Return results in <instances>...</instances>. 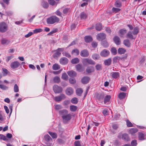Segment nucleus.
<instances>
[{"instance_id": "33", "label": "nucleus", "mask_w": 146, "mask_h": 146, "mask_svg": "<svg viewBox=\"0 0 146 146\" xmlns=\"http://www.w3.org/2000/svg\"><path fill=\"white\" fill-rule=\"evenodd\" d=\"M139 31V29L137 27H135L132 32L133 35H137Z\"/></svg>"}, {"instance_id": "58", "label": "nucleus", "mask_w": 146, "mask_h": 146, "mask_svg": "<svg viewBox=\"0 0 146 146\" xmlns=\"http://www.w3.org/2000/svg\"><path fill=\"white\" fill-rule=\"evenodd\" d=\"M80 17L81 19H85L86 18L87 15L85 13L83 12L81 13Z\"/></svg>"}, {"instance_id": "2", "label": "nucleus", "mask_w": 146, "mask_h": 146, "mask_svg": "<svg viewBox=\"0 0 146 146\" xmlns=\"http://www.w3.org/2000/svg\"><path fill=\"white\" fill-rule=\"evenodd\" d=\"M8 26L5 22H2L0 23V32L4 33L8 30Z\"/></svg>"}, {"instance_id": "54", "label": "nucleus", "mask_w": 146, "mask_h": 146, "mask_svg": "<svg viewBox=\"0 0 146 146\" xmlns=\"http://www.w3.org/2000/svg\"><path fill=\"white\" fill-rule=\"evenodd\" d=\"M13 56L12 55L8 56L6 57V61L7 62H8L10 60H11L12 58H13Z\"/></svg>"}, {"instance_id": "38", "label": "nucleus", "mask_w": 146, "mask_h": 146, "mask_svg": "<svg viewBox=\"0 0 146 146\" xmlns=\"http://www.w3.org/2000/svg\"><path fill=\"white\" fill-rule=\"evenodd\" d=\"M42 5L43 7L45 8H46L48 7V3L46 2L44 0L42 1Z\"/></svg>"}, {"instance_id": "19", "label": "nucleus", "mask_w": 146, "mask_h": 146, "mask_svg": "<svg viewBox=\"0 0 146 146\" xmlns=\"http://www.w3.org/2000/svg\"><path fill=\"white\" fill-rule=\"evenodd\" d=\"M132 32L129 31L127 34V38L131 39H135V37H134Z\"/></svg>"}, {"instance_id": "23", "label": "nucleus", "mask_w": 146, "mask_h": 146, "mask_svg": "<svg viewBox=\"0 0 146 146\" xmlns=\"http://www.w3.org/2000/svg\"><path fill=\"white\" fill-rule=\"evenodd\" d=\"M62 50V48H58L57 49V51L54 54V58L56 57H58L60 56L61 54V53L59 51H61Z\"/></svg>"}, {"instance_id": "63", "label": "nucleus", "mask_w": 146, "mask_h": 146, "mask_svg": "<svg viewBox=\"0 0 146 146\" xmlns=\"http://www.w3.org/2000/svg\"><path fill=\"white\" fill-rule=\"evenodd\" d=\"M62 108V106L60 105H56L55 106V109L56 110H59Z\"/></svg>"}, {"instance_id": "62", "label": "nucleus", "mask_w": 146, "mask_h": 146, "mask_svg": "<svg viewBox=\"0 0 146 146\" xmlns=\"http://www.w3.org/2000/svg\"><path fill=\"white\" fill-rule=\"evenodd\" d=\"M62 54L63 56H66L68 58H70L71 57V56L67 52H63L62 53Z\"/></svg>"}, {"instance_id": "53", "label": "nucleus", "mask_w": 146, "mask_h": 146, "mask_svg": "<svg viewBox=\"0 0 146 146\" xmlns=\"http://www.w3.org/2000/svg\"><path fill=\"white\" fill-rule=\"evenodd\" d=\"M0 139H3L6 141L8 140L6 136L2 134H0Z\"/></svg>"}, {"instance_id": "13", "label": "nucleus", "mask_w": 146, "mask_h": 146, "mask_svg": "<svg viewBox=\"0 0 146 146\" xmlns=\"http://www.w3.org/2000/svg\"><path fill=\"white\" fill-rule=\"evenodd\" d=\"M121 138L125 141H128L130 140L127 134L125 133L122 134Z\"/></svg>"}, {"instance_id": "4", "label": "nucleus", "mask_w": 146, "mask_h": 146, "mask_svg": "<svg viewBox=\"0 0 146 146\" xmlns=\"http://www.w3.org/2000/svg\"><path fill=\"white\" fill-rule=\"evenodd\" d=\"M82 63L84 65H86L87 64L93 65L95 64V62L91 59L88 58H84L82 60Z\"/></svg>"}, {"instance_id": "43", "label": "nucleus", "mask_w": 146, "mask_h": 146, "mask_svg": "<svg viewBox=\"0 0 146 146\" xmlns=\"http://www.w3.org/2000/svg\"><path fill=\"white\" fill-rule=\"evenodd\" d=\"M96 30L97 31H100L102 29V24L100 23L97 24L96 25Z\"/></svg>"}, {"instance_id": "57", "label": "nucleus", "mask_w": 146, "mask_h": 146, "mask_svg": "<svg viewBox=\"0 0 146 146\" xmlns=\"http://www.w3.org/2000/svg\"><path fill=\"white\" fill-rule=\"evenodd\" d=\"M14 91L15 92H18L19 91V88L16 84H15L14 88Z\"/></svg>"}, {"instance_id": "32", "label": "nucleus", "mask_w": 146, "mask_h": 146, "mask_svg": "<svg viewBox=\"0 0 146 146\" xmlns=\"http://www.w3.org/2000/svg\"><path fill=\"white\" fill-rule=\"evenodd\" d=\"M83 91L81 88H77L76 90V94L78 96H81Z\"/></svg>"}, {"instance_id": "20", "label": "nucleus", "mask_w": 146, "mask_h": 146, "mask_svg": "<svg viewBox=\"0 0 146 146\" xmlns=\"http://www.w3.org/2000/svg\"><path fill=\"white\" fill-rule=\"evenodd\" d=\"M138 131V129L137 128H132L129 130V133L132 135H134Z\"/></svg>"}, {"instance_id": "22", "label": "nucleus", "mask_w": 146, "mask_h": 146, "mask_svg": "<svg viewBox=\"0 0 146 146\" xmlns=\"http://www.w3.org/2000/svg\"><path fill=\"white\" fill-rule=\"evenodd\" d=\"M94 70V68L91 66L88 67L86 69V71L88 73L93 72Z\"/></svg>"}, {"instance_id": "44", "label": "nucleus", "mask_w": 146, "mask_h": 146, "mask_svg": "<svg viewBox=\"0 0 146 146\" xmlns=\"http://www.w3.org/2000/svg\"><path fill=\"white\" fill-rule=\"evenodd\" d=\"M92 57L93 59L94 60H98L100 57L99 54H93L92 55Z\"/></svg>"}, {"instance_id": "3", "label": "nucleus", "mask_w": 146, "mask_h": 146, "mask_svg": "<svg viewBox=\"0 0 146 146\" xmlns=\"http://www.w3.org/2000/svg\"><path fill=\"white\" fill-rule=\"evenodd\" d=\"M53 91L55 94L61 93L63 90L62 87L58 86L57 85H54L53 86Z\"/></svg>"}, {"instance_id": "52", "label": "nucleus", "mask_w": 146, "mask_h": 146, "mask_svg": "<svg viewBox=\"0 0 146 146\" xmlns=\"http://www.w3.org/2000/svg\"><path fill=\"white\" fill-rule=\"evenodd\" d=\"M48 2L50 5L52 6L56 4V2L54 0H48Z\"/></svg>"}, {"instance_id": "15", "label": "nucleus", "mask_w": 146, "mask_h": 146, "mask_svg": "<svg viewBox=\"0 0 146 146\" xmlns=\"http://www.w3.org/2000/svg\"><path fill=\"white\" fill-rule=\"evenodd\" d=\"M90 80V78L88 76L84 77L81 80L82 82L84 84H87Z\"/></svg>"}, {"instance_id": "48", "label": "nucleus", "mask_w": 146, "mask_h": 146, "mask_svg": "<svg viewBox=\"0 0 146 146\" xmlns=\"http://www.w3.org/2000/svg\"><path fill=\"white\" fill-rule=\"evenodd\" d=\"M42 31V29L40 28L35 29L33 31L34 33H38L41 32Z\"/></svg>"}, {"instance_id": "12", "label": "nucleus", "mask_w": 146, "mask_h": 146, "mask_svg": "<svg viewBox=\"0 0 146 146\" xmlns=\"http://www.w3.org/2000/svg\"><path fill=\"white\" fill-rule=\"evenodd\" d=\"M68 60L67 58L65 57H63L60 60V63L63 65L66 64L68 62Z\"/></svg>"}, {"instance_id": "30", "label": "nucleus", "mask_w": 146, "mask_h": 146, "mask_svg": "<svg viewBox=\"0 0 146 146\" xmlns=\"http://www.w3.org/2000/svg\"><path fill=\"white\" fill-rule=\"evenodd\" d=\"M123 44L125 46L127 47H130L131 44L129 41L127 39L125 40H124Z\"/></svg>"}, {"instance_id": "26", "label": "nucleus", "mask_w": 146, "mask_h": 146, "mask_svg": "<svg viewBox=\"0 0 146 146\" xmlns=\"http://www.w3.org/2000/svg\"><path fill=\"white\" fill-rule=\"evenodd\" d=\"M85 42H91L92 39V37L90 36H86L84 38Z\"/></svg>"}, {"instance_id": "27", "label": "nucleus", "mask_w": 146, "mask_h": 146, "mask_svg": "<svg viewBox=\"0 0 146 146\" xmlns=\"http://www.w3.org/2000/svg\"><path fill=\"white\" fill-rule=\"evenodd\" d=\"M104 96L103 93H100L96 95V97L98 100H100L103 99Z\"/></svg>"}, {"instance_id": "55", "label": "nucleus", "mask_w": 146, "mask_h": 146, "mask_svg": "<svg viewBox=\"0 0 146 146\" xmlns=\"http://www.w3.org/2000/svg\"><path fill=\"white\" fill-rule=\"evenodd\" d=\"M102 45L104 47H107L108 46V42L106 41H103L102 42Z\"/></svg>"}, {"instance_id": "21", "label": "nucleus", "mask_w": 146, "mask_h": 146, "mask_svg": "<svg viewBox=\"0 0 146 146\" xmlns=\"http://www.w3.org/2000/svg\"><path fill=\"white\" fill-rule=\"evenodd\" d=\"M127 32V30L125 29H121L119 31V35L120 37H122Z\"/></svg>"}, {"instance_id": "5", "label": "nucleus", "mask_w": 146, "mask_h": 146, "mask_svg": "<svg viewBox=\"0 0 146 146\" xmlns=\"http://www.w3.org/2000/svg\"><path fill=\"white\" fill-rule=\"evenodd\" d=\"M45 139V143L46 145V146H50L52 143L49 142L50 141H52V139L48 135H46L44 137Z\"/></svg>"}, {"instance_id": "34", "label": "nucleus", "mask_w": 146, "mask_h": 146, "mask_svg": "<svg viewBox=\"0 0 146 146\" xmlns=\"http://www.w3.org/2000/svg\"><path fill=\"white\" fill-rule=\"evenodd\" d=\"M48 133L52 138L56 139L57 138V135L56 133L51 131H49Z\"/></svg>"}, {"instance_id": "28", "label": "nucleus", "mask_w": 146, "mask_h": 146, "mask_svg": "<svg viewBox=\"0 0 146 146\" xmlns=\"http://www.w3.org/2000/svg\"><path fill=\"white\" fill-rule=\"evenodd\" d=\"M53 81L55 83H58L60 82V80L59 77L56 76L53 78Z\"/></svg>"}, {"instance_id": "35", "label": "nucleus", "mask_w": 146, "mask_h": 146, "mask_svg": "<svg viewBox=\"0 0 146 146\" xmlns=\"http://www.w3.org/2000/svg\"><path fill=\"white\" fill-rule=\"evenodd\" d=\"M1 42L3 44L7 45L9 43V40L4 38H3Z\"/></svg>"}, {"instance_id": "37", "label": "nucleus", "mask_w": 146, "mask_h": 146, "mask_svg": "<svg viewBox=\"0 0 146 146\" xmlns=\"http://www.w3.org/2000/svg\"><path fill=\"white\" fill-rule=\"evenodd\" d=\"M46 22L48 24H51L54 23V22L52 17L48 18L47 19Z\"/></svg>"}, {"instance_id": "9", "label": "nucleus", "mask_w": 146, "mask_h": 146, "mask_svg": "<svg viewBox=\"0 0 146 146\" xmlns=\"http://www.w3.org/2000/svg\"><path fill=\"white\" fill-rule=\"evenodd\" d=\"M110 52L109 50L106 49H104L101 52L100 55L102 57H106L108 56Z\"/></svg>"}, {"instance_id": "1", "label": "nucleus", "mask_w": 146, "mask_h": 146, "mask_svg": "<svg viewBox=\"0 0 146 146\" xmlns=\"http://www.w3.org/2000/svg\"><path fill=\"white\" fill-rule=\"evenodd\" d=\"M59 113L62 115L63 119L65 121H69L72 118V115L68 113V111L66 110H63L59 111Z\"/></svg>"}, {"instance_id": "41", "label": "nucleus", "mask_w": 146, "mask_h": 146, "mask_svg": "<svg viewBox=\"0 0 146 146\" xmlns=\"http://www.w3.org/2000/svg\"><path fill=\"white\" fill-rule=\"evenodd\" d=\"M111 98V96L109 95H107L104 99V103L106 104L107 102H108Z\"/></svg>"}, {"instance_id": "60", "label": "nucleus", "mask_w": 146, "mask_h": 146, "mask_svg": "<svg viewBox=\"0 0 146 146\" xmlns=\"http://www.w3.org/2000/svg\"><path fill=\"white\" fill-rule=\"evenodd\" d=\"M131 144L132 146H136L137 144V141L136 140H133L131 142Z\"/></svg>"}, {"instance_id": "29", "label": "nucleus", "mask_w": 146, "mask_h": 146, "mask_svg": "<svg viewBox=\"0 0 146 146\" xmlns=\"http://www.w3.org/2000/svg\"><path fill=\"white\" fill-rule=\"evenodd\" d=\"M79 61V59L76 58L72 59L71 61V62L72 64H75L78 63Z\"/></svg>"}, {"instance_id": "17", "label": "nucleus", "mask_w": 146, "mask_h": 146, "mask_svg": "<svg viewBox=\"0 0 146 146\" xmlns=\"http://www.w3.org/2000/svg\"><path fill=\"white\" fill-rule=\"evenodd\" d=\"M111 76L113 78L116 79L119 77V74L118 72H113L111 73Z\"/></svg>"}, {"instance_id": "46", "label": "nucleus", "mask_w": 146, "mask_h": 146, "mask_svg": "<svg viewBox=\"0 0 146 146\" xmlns=\"http://www.w3.org/2000/svg\"><path fill=\"white\" fill-rule=\"evenodd\" d=\"M62 78L65 80H67L68 78V75L66 73H64L62 74Z\"/></svg>"}, {"instance_id": "18", "label": "nucleus", "mask_w": 146, "mask_h": 146, "mask_svg": "<svg viewBox=\"0 0 146 146\" xmlns=\"http://www.w3.org/2000/svg\"><path fill=\"white\" fill-rule=\"evenodd\" d=\"M67 74L70 77H75L77 75L76 73L73 70H71L68 72Z\"/></svg>"}, {"instance_id": "36", "label": "nucleus", "mask_w": 146, "mask_h": 146, "mask_svg": "<svg viewBox=\"0 0 146 146\" xmlns=\"http://www.w3.org/2000/svg\"><path fill=\"white\" fill-rule=\"evenodd\" d=\"M60 68V66L57 64H55L52 66V69L54 70H57Z\"/></svg>"}, {"instance_id": "49", "label": "nucleus", "mask_w": 146, "mask_h": 146, "mask_svg": "<svg viewBox=\"0 0 146 146\" xmlns=\"http://www.w3.org/2000/svg\"><path fill=\"white\" fill-rule=\"evenodd\" d=\"M69 81L70 84H74L76 83V80L74 78H70L69 79Z\"/></svg>"}, {"instance_id": "6", "label": "nucleus", "mask_w": 146, "mask_h": 146, "mask_svg": "<svg viewBox=\"0 0 146 146\" xmlns=\"http://www.w3.org/2000/svg\"><path fill=\"white\" fill-rule=\"evenodd\" d=\"M20 65V63L19 62L16 61L11 62L10 66L12 69H14L18 68Z\"/></svg>"}, {"instance_id": "47", "label": "nucleus", "mask_w": 146, "mask_h": 146, "mask_svg": "<svg viewBox=\"0 0 146 146\" xmlns=\"http://www.w3.org/2000/svg\"><path fill=\"white\" fill-rule=\"evenodd\" d=\"M58 29H55L50 32L48 34V35L51 36L53 34L57 32Z\"/></svg>"}, {"instance_id": "39", "label": "nucleus", "mask_w": 146, "mask_h": 146, "mask_svg": "<svg viewBox=\"0 0 146 146\" xmlns=\"http://www.w3.org/2000/svg\"><path fill=\"white\" fill-rule=\"evenodd\" d=\"M79 51L76 49L73 50L72 52V54L75 55H78L79 54Z\"/></svg>"}, {"instance_id": "8", "label": "nucleus", "mask_w": 146, "mask_h": 146, "mask_svg": "<svg viewBox=\"0 0 146 146\" xmlns=\"http://www.w3.org/2000/svg\"><path fill=\"white\" fill-rule=\"evenodd\" d=\"M106 36V35L105 33H100L97 35V39L99 40H102L105 39Z\"/></svg>"}, {"instance_id": "16", "label": "nucleus", "mask_w": 146, "mask_h": 146, "mask_svg": "<svg viewBox=\"0 0 146 146\" xmlns=\"http://www.w3.org/2000/svg\"><path fill=\"white\" fill-rule=\"evenodd\" d=\"M75 67L77 71L79 72H81L84 70L82 68V65L81 64H78L76 65Z\"/></svg>"}, {"instance_id": "10", "label": "nucleus", "mask_w": 146, "mask_h": 146, "mask_svg": "<svg viewBox=\"0 0 146 146\" xmlns=\"http://www.w3.org/2000/svg\"><path fill=\"white\" fill-rule=\"evenodd\" d=\"M65 92L67 95L70 96L73 93L74 90L71 87H68L66 89Z\"/></svg>"}, {"instance_id": "45", "label": "nucleus", "mask_w": 146, "mask_h": 146, "mask_svg": "<svg viewBox=\"0 0 146 146\" xmlns=\"http://www.w3.org/2000/svg\"><path fill=\"white\" fill-rule=\"evenodd\" d=\"M70 110L72 111H75L77 109V107L74 105H71L70 108Z\"/></svg>"}, {"instance_id": "59", "label": "nucleus", "mask_w": 146, "mask_h": 146, "mask_svg": "<svg viewBox=\"0 0 146 146\" xmlns=\"http://www.w3.org/2000/svg\"><path fill=\"white\" fill-rule=\"evenodd\" d=\"M0 88L3 90H6L8 89V87L6 86L0 84Z\"/></svg>"}, {"instance_id": "42", "label": "nucleus", "mask_w": 146, "mask_h": 146, "mask_svg": "<svg viewBox=\"0 0 146 146\" xmlns=\"http://www.w3.org/2000/svg\"><path fill=\"white\" fill-rule=\"evenodd\" d=\"M78 99L76 97H74L72 98L71 100V103L74 104H77L78 103Z\"/></svg>"}, {"instance_id": "64", "label": "nucleus", "mask_w": 146, "mask_h": 146, "mask_svg": "<svg viewBox=\"0 0 146 146\" xmlns=\"http://www.w3.org/2000/svg\"><path fill=\"white\" fill-rule=\"evenodd\" d=\"M75 146H81L80 142L79 141H76L74 142Z\"/></svg>"}, {"instance_id": "50", "label": "nucleus", "mask_w": 146, "mask_h": 146, "mask_svg": "<svg viewBox=\"0 0 146 146\" xmlns=\"http://www.w3.org/2000/svg\"><path fill=\"white\" fill-rule=\"evenodd\" d=\"M111 52L114 55H115L117 53V50L115 48H111Z\"/></svg>"}, {"instance_id": "61", "label": "nucleus", "mask_w": 146, "mask_h": 146, "mask_svg": "<svg viewBox=\"0 0 146 146\" xmlns=\"http://www.w3.org/2000/svg\"><path fill=\"white\" fill-rule=\"evenodd\" d=\"M126 123H127V126L129 127H131L133 126V125L132 123L130 122V121H129V120H127L126 121Z\"/></svg>"}, {"instance_id": "24", "label": "nucleus", "mask_w": 146, "mask_h": 146, "mask_svg": "<svg viewBox=\"0 0 146 146\" xmlns=\"http://www.w3.org/2000/svg\"><path fill=\"white\" fill-rule=\"evenodd\" d=\"M111 62V59L110 58L105 60L104 61V64L105 65L109 66L110 65Z\"/></svg>"}, {"instance_id": "14", "label": "nucleus", "mask_w": 146, "mask_h": 146, "mask_svg": "<svg viewBox=\"0 0 146 146\" xmlns=\"http://www.w3.org/2000/svg\"><path fill=\"white\" fill-rule=\"evenodd\" d=\"M113 40L117 45H119L121 43L120 39L118 36H115L113 38Z\"/></svg>"}, {"instance_id": "40", "label": "nucleus", "mask_w": 146, "mask_h": 146, "mask_svg": "<svg viewBox=\"0 0 146 146\" xmlns=\"http://www.w3.org/2000/svg\"><path fill=\"white\" fill-rule=\"evenodd\" d=\"M138 133V137L139 139L140 140H144L145 139L144 138V134L141 133L139 132Z\"/></svg>"}, {"instance_id": "11", "label": "nucleus", "mask_w": 146, "mask_h": 146, "mask_svg": "<svg viewBox=\"0 0 146 146\" xmlns=\"http://www.w3.org/2000/svg\"><path fill=\"white\" fill-rule=\"evenodd\" d=\"M80 55L83 57H87L89 55V53L86 50H84L82 51L80 53Z\"/></svg>"}, {"instance_id": "56", "label": "nucleus", "mask_w": 146, "mask_h": 146, "mask_svg": "<svg viewBox=\"0 0 146 146\" xmlns=\"http://www.w3.org/2000/svg\"><path fill=\"white\" fill-rule=\"evenodd\" d=\"M113 128L114 129H117L119 127V125L117 124L113 123L112 125Z\"/></svg>"}, {"instance_id": "7", "label": "nucleus", "mask_w": 146, "mask_h": 146, "mask_svg": "<svg viewBox=\"0 0 146 146\" xmlns=\"http://www.w3.org/2000/svg\"><path fill=\"white\" fill-rule=\"evenodd\" d=\"M66 96L64 94H61L60 95L56 96L54 98V100L56 102H60L62 100L65 98Z\"/></svg>"}, {"instance_id": "25", "label": "nucleus", "mask_w": 146, "mask_h": 146, "mask_svg": "<svg viewBox=\"0 0 146 146\" xmlns=\"http://www.w3.org/2000/svg\"><path fill=\"white\" fill-rule=\"evenodd\" d=\"M126 93L124 92H120L118 95V97L120 100L123 99L125 97Z\"/></svg>"}, {"instance_id": "31", "label": "nucleus", "mask_w": 146, "mask_h": 146, "mask_svg": "<svg viewBox=\"0 0 146 146\" xmlns=\"http://www.w3.org/2000/svg\"><path fill=\"white\" fill-rule=\"evenodd\" d=\"M126 51L125 49L122 48H119L118 50V53L121 54H124Z\"/></svg>"}, {"instance_id": "51", "label": "nucleus", "mask_w": 146, "mask_h": 146, "mask_svg": "<svg viewBox=\"0 0 146 146\" xmlns=\"http://www.w3.org/2000/svg\"><path fill=\"white\" fill-rule=\"evenodd\" d=\"M54 23L55 22H58L59 21V19L56 16L52 17Z\"/></svg>"}]
</instances>
